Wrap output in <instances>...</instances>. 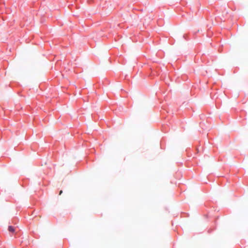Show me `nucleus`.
Listing matches in <instances>:
<instances>
[{
    "instance_id": "f257e3e1",
    "label": "nucleus",
    "mask_w": 248,
    "mask_h": 248,
    "mask_svg": "<svg viewBox=\"0 0 248 248\" xmlns=\"http://www.w3.org/2000/svg\"><path fill=\"white\" fill-rule=\"evenodd\" d=\"M8 231L10 232H14L15 231V228L11 226H9L8 227Z\"/></svg>"
},
{
    "instance_id": "f03ea898",
    "label": "nucleus",
    "mask_w": 248,
    "mask_h": 248,
    "mask_svg": "<svg viewBox=\"0 0 248 248\" xmlns=\"http://www.w3.org/2000/svg\"><path fill=\"white\" fill-rule=\"evenodd\" d=\"M62 190H61V191H60L59 195H61V194H62Z\"/></svg>"
}]
</instances>
